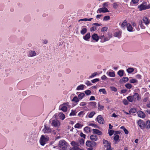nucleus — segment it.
I'll list each match as a JSON object with an SVG mask.
<instances>
[{"label": "nucleus", "instance_id": "nucleus-17", "mask_svg": "<svg viewBox=\"0 0 150 150\" xmlns=\"http://www.w3.org/2000/svg\"><path fill=\"white\" fill-rule=\"evenodd\" d=\"M91 37L90 33H88L83 36V39L85 40H88Z\"/></svg>", "mask_w": 150, "mask_h": 150}, {"label": "nucleus", "instance_id": "nucleus-56", "mask_svg": "<svg viewBox=\"0 0 150 150\" xmlns=\"http://www.w3.org/2000/svg\"><path fill=\"white\" fill-rule=\"evenodd\" d=\"M110 88L112 91H117L116 88L114 86L111 87Z\"/></svg>", "mask_w": 150, "mask_h": 150}, {"label": "nucleus", "instance_id": "nucleus-31", "mask_svg": "<svg viewBox=\"0 0 150 150\" xmlns=\"http://www.w3.org/2000/svg\"><path fill=\"white\" fill-rule=\"evenodd\" d=\"M139 25L142 29H145V27L143 25L142 20H140L139 22Z\"/></svg>", "mask_w": 150, "mask_h": 150}, {"label": "nucleus", "instance_id": "nucleus-35", "mask_svg": "<svg viewBox=\"0 0 150 150\" xmlns=\"http://www.w3.org/2000/svg\"><path fill=\"white\" fill-rule=\"evenodd\" d=\"M72 101L76 103H78L79 101V99L77 96H74L72 99Z\"/></svg>", "mask_w": 150, "mask_h": 150}, {"label": "nucleus", "instance_id": "nucleus-43", "mask_svg": "<svg viewBox=\"0 0 150 150\" xmlns=\"http://www.w3.org/2000/svg\"><path fill=\"white\" fill-rule=\"evenodd\" d=\"M125 86L127 88L130 89L132 87V85L130 83H127L125 85Z\"/></svg>", "mask_w": 150, "mask_h": 150}, {"label": "nucleus", "instance_id": "nucleus-51", "mask_svg": "<svg viewBox=\"0 0 150 150\" xmlns=\"http://www.w3.org/2000/svg\"><path fill=\"white\" fill-rule=\"evenodd\" d=\"M99 81V79H94L92 80L91 81L92 83H95L96 82L98 81Z\"/></svg>", "mask_w": 150, "mask_h": 150}, {"label": "nucleus", "instance_id": "nucleus-12", "mask_svg": "<svg viewBox=\"0 0 150 150\" xmlns=\"http://www.w3.org/2000/svg\"><path fill=\"white\" fill-rule=\"evenodd\" d=\"M106 74L110 77H114L115 76V72L112 70L111 71H107Z\"/></svg>", "mask_w": 150, "mask_h": 150}, {"label": "nucleus", "instance_id": "nucleus-5", "mask_svg": "<svg viewBox=\"0 0 150 150\" xmlns=\"http://www.w3.org/2000/svg\"><path fill=\"white\" fill-rule=\"evenodd\" d=\"M103 142L105 147H106L107 150H109L111 149L110 143L105 139L103 140Z\"/></svg>", "mask_w": 150, "mask_h": 150}, {"label": "nucleus", "instance_id": "nucleus-16", "mask_svg": "<svg viewBox=\"0 0 150 150\" xmlns=\"http://www.w3.org/2000/svg\"><path fill=\"white\" fill-rule=\"evenodd\" d=\"M95 113L94 111H92L90 112V113H88L86 117V118H92L93 116L95 115Z\"/></svg>", "mask_w": 150, "mask_h": 150}, {"label": "nucleus", "instance_id": "nucleus-47", "mask_svg": "<svg viewBox=\"0 0 150 150\" xmlns=\"http://www.w3.org/2000/svg\"><path fill=\"white\" fill-rule=\"evenodd\" d=\"M89 104L91 105L95 106L96 105V103L95 102H91L89 103Z\"/></svg>", "mask_w": 150, "mask_h": 150}, {"label": "nucleus", "instance_id": "nucleus-19", "mask_svg": "<svg viewBox=\"0 0 150 150\" xmlns=\"http://www.w3.org/2000/svg\"><path fill=\"white\" fill-rule=\"evenodd\" d=\"M92 130L94 134H96L98 135H100L102 134L101 132L97 129H93Z\"/></svg>", "mask_w": 150, "mask_h": 150}, {"label": "nucleus", "instance_id": "nucleus-44", "mask_svg": "<svg viewBox=\"0 0 150 150\" xmlns=\"http://www.w3.org/2000/svg\"><path fill=\"white\" fill-rule=\"evenodd\" d=\"M99 91L100 92H102L104 94H105L106 93V91L105 89L103 88L99 89Z\"/></svg>", "mask_w": 150, "mask_h": 150}, {"label": "nucleus", "instance_id": "nucleus-29", "mask_svg": "<svg viewBox=\"0 0 150 150\" xmlns=\"http://www.w3.org/2000/svg\"><path fill=\"white\" fill-rule=\"evenodd\" d=\"M129 80L128 77H124L120 80V81L122 83H125L127 82Z\"/></svg>", "mask_w": 150, "mask_h": 150}, {"label": "nucleus", "instance_id": "nucleus-42", "mask_svg": "<svg viewBox=\"0 0 150 150\" xmlns=\"http://www.w3.org/2000/svg\"><path fill=\"white\" fill-rule=\"evenodd\" d=\"M70 150H83L82 149H80L77 146H74Z\"/></svg>", "mask_w": 150, "mask_h": 150}, {"label": "nucleus", "instance_id": "nucleus-27", "mask_svg": "<svg viewBox=\"0 0 150 150\" xmlns=\"http://www.w3.org/2000/svg\"><path fill=\"white\" fill-rule=\"evenodd\" d=\"M58 115L60 119L62 120H64L65 118V116L62 112L59 113Z\"/></svg>", "mask_w": 150, "mask_h": 150}, {"label": "nucleus", "instance_id": "nucleus-36", "mask_svg": "<svg viewBox=\"0 0 150 150\" xmlns=\"http://www.w3.org/2000/svg\"><path fill=\"white\" fill-rule=\"evenodd\" d=\"M134 71V69L132 68H129L127 69V71L129 73L132 72Z\"/></svg>", "mask_w": 150, "mask_h": 150}, {"label": "nucleus", "instance_id": "nucleus-10", "mask_svg": "<svg viewBox=\"0 0 150 150\" xmlns=\"http://www.w3.org/2000/svg\"><path fill=\"white\" fill-rule=\"evenodd\" d=\"M97 120L98 122L100 124H103L104 123V120L100 115H99L97 116Z\"/></svg>", "mask_w": 150, "mask_h": 150}, {"label": "nucleus", "instance_id": "nucleus-22", "mask_svg": "<svg viewBox=\"0 0 150 150\" xmlns=\"http://www.w3.org/2000/svg\"><path fill=\"white\" fill-rule=\"evenodd\" d=\"M85 87V85L83 84H81L77 87L76 89V90L77 91L83 90L84 89Z\"/></svg>", "mask_w": 150, "mask_h": 150}, {"label": "nucleus", "instance_id": "nucleus-45", "mask_svg": "<svg viewBox=\"0 0 150 150\" xmlns=\"http://www.w3.org/2000/svg\"><path fill=\"white\" fill-rule=\"evenodd\" d=\"M119 136L117 134L114 137V139L115 141L116 142L119 139Z\"/></svg>", "mask_w": 150, "mask_h": 150}, {"label": "nucleus", "instance_id": "nucleus-62", "mask_svg": "<svg viewBox=\"0 0 150 150\" xmlns=\"http://www.w3.org/2000/svg\"><path fill=\"white\" fill-rule=\"evenodd\" d=\"M80 135L81 137H83L84 138H85L86 137V135L85 134H83V133L81 132L80 133Z\"/></svg>", "mask_w": 150, "mask_h": 150}, {"label": "nucleus", "instance_id": "nucleus-25", "mask_svg": "<svg viewBox=\"0 0 150 150\" xmlns=\"http://www.w3.org/2000/svg\"><path fill=\"white\" fill-rule=\"evenodd\" d=\"M92 39L96 40V41H98L99 40V37L96 34L94 33L92 36Z\"/></svg>", "mask_w": 150, "mask_h": 150}, {"label": "nucleus", "instance_id": "nucleus-41", "mask_svg": "<svg viewBox=\"0 0 150 150\" xmlns=\"http://www.w3.org/2000/svg\"><path fill=\"white\" fill-rule=\"evenodd\" d=\"M81 127V125L79 123L76 124L74 126V127L75 128H79Z\"/></svg>", "mask_w": 150, "mask_h": 150}, {"label": "nucleus", "instance_id": "nucleus-11", "mask_svg": "<svg viewBox=\"0 0 150 150\" xmlns=\"http://www.w3.org/2000/svg\"><path fill=\"white\" fill-rule=\"evenodd\" d=\"M36 53L35 51L30 50L28 52V56L29 57H33L36 56Z\"/></svg>", "mask_w": 150, "mask_h": 150}, {"label": "nucleus", "instance_id": "nucleus-33", "mask_svg": "<svg viewBox=\"0 0 150 150\" xmlns=\"http://www.w3.org/2000/svg\"><path fill=\"white\" fill-rule=\"evenodd\" d=\"M85 95L84 93H81L78 95V98L79 100H81L83 98Z\"/></svg>", "mask_w": 150, "mask_h": 150}, {"label": "nucleus", "instance_id": "nucleus-54", "mask_svg": "<svg viewBox=\"0 0 150 150\" xmlns=\"http://www.w3.org/2000/svg\"><path fill=\"white\" fill-rule=\"evenodd\" d=\"M123 103H124V104L125 105H127L128 103V102L127 100L125 99H123Z\"/></svg>", "mask_w": 150, "mask_h": 150}, {"label": "nucleus", "instance_id": "nucleus-28", "mask_svg": "<svg viewBox=\"0 0 150 150\" xmlns=\"http://www.w3.org/2000/svg\"><path fill=\"white\" fill-rule=\"evenodd\" d=\"M98 108L99 110L102 111L104 109V106L103 105H100L99 102L98 103Z\"/></svg>", "mask_w": 150, "mask_h": 150}, {"label": "nucleus", "instance_id": "nucleus-60", "mask_svg": "<svg viewBox=\"0 0 150 150\" xmlns=\"http://www.w3.org/2000/svg\"><path fill=\"white\" fill-rule=\"evenodd\" d=\"M107 28L106 27H104L102 28L101 30L102 32H104L105 31L107 30Z\"/></svg>", "mask_w": 150, "mask_h": 150}, {"label": "nucleus", "instance_id": "nucleus-26", "mask_svg": "<svg viewBox=\"0 0 150 150\" xmlns=\"http://www.w3.org/2000/svg\"><path fill=\"white\" fill-rule=\"evenodd\" d=\"M124 70L121 69L118 71L117 72V74L119 75L120 77H122L124 75Z\"/></svg>", "mask_w": 150, "mask_h": 150}, {"label": "nucleus", "instance_id": "nucleus-52", "mask_svg": "<svg viewBox=\"0 0 150 150\" xmlns=\"http://www.w3.org/2000/svg\"><path fill=\"white\" fill-rule=\"evenodd\" d=\"M135 77L139 79H142V76L139 74H137L136 75Z\"/></svg>", "mask_w": 150, "mask_h": 150}, {"label": "nucleus", "instance_id": "nucleus-39", "mask_svg": "<svg viewBox=\"0 0 150 150\" xmlns=\"http://www.w3.org/2000/svg\"><path fill=\"white\" fill-rule=\"evenodd\" d=\"M114 131L113 130H108V133L110 136H111L113 134Z\"/></svg>", "mask_w": 150, "mask_h": 150}, {"label": "nucleus", "instance_id": "nucleus-30", "mask_svg": "<svg viewBox=\"0 0 150 150\" xmlns=\"http://www.w3.org/2000/svg\"><path fill=\"white\" fill-rule=\"evenodd\" d=\"M87 31V30L86 28L83 27L82 28V29L81 31V33L82 35H84L86 33Z\"/></svg>", "mask_w": 150, "mask_h": 150}, {"label": "nucleus", "instance_id": "nucleus-37", "mask_svg": "<svg viewBox=\"0 0 150 150\" xmlns=\"http://www.w3.org/2000/svg\"><path fill=\"white\" fill-rule=\"evenodd\" d=\"M76 112L75 110H72L71 112L69 114L70 116H72L75 115H76Z\"/></svg>", "mask_w": 150, "mask_h": 150}, {"label": "nucleus", "instance_id": "nucleus-48", "mask_svg": "<svg viewBox=\"0 0 150 150\" xmlns=\"http://www.w3.org/2000/svg\"><path fill=\"white\" fill-rule=\"evenodd\" d=\"M97 74V72H95L92 74L91 75L89 76V78H93L95 77Z\"/></svg>", "mask_w": 150, "mask_h": 150}, {"label": "nucleus", "instance_id": "nucleus-14", "mask_svg": "<svg viewBox=\"0 0 150 150\" xmlns=\"http://www.w3.org/2000/svg\"><path fill=\"white\" fill-rule=\"evenodd\" d=\"M90 139L92 141L95 142L97 140L98 138L97 136L96 135L93 134L90 136Z\"/></svg>", "mask_w": 150, "mask_h": 150}, {"label": "nucleus", "instance_id": "nucleus-53", "mask_svg": "<svg viewBox=\"0 0 150 150\" xmlns=\"http://www.w3.org/2000/svg\"><path fill=\"white\" fill-rule=\"evenodd\" d=\"M85 93L87 95H89L91 93V91L90 90H87L85 91Z\"/></svg>", "mask_w": 150, "mask_h": 150}, {"label": "nucleus", "instance_id": "nucleus-4", "mask_svg": "<svg viewBox=\"0 0 150 150\" xmlns=\"http://www.w3.org/2000/svg\"><path fill=\"white\" fill-rule=\"evenodd\" d=\"M59 146L63 150L66 149L67 148V144L64 140H62L59 142Z\"/></svg>", "mask_w": 150, "mask_h": 150}, {"label": "nucleus", "instance_id": "nucleus-50", "mask_svg": "<svg viewBox=\"0 0 150 150\" xmlns=\"http://www.w3.org/2000/svg\"><path fill=\"white\" fill-rule=\"evenodd\" d=\"M118 6V4L117 3L115 2L113 4V6L114 8H116Z\"/></svg>", "mask_w": 150, "mask_h": 150}, {"label": "nucleus", "instance_id": "nucleus-18", "mask_svg": "<svg viewBox=\"0 0 150 150\" xmlns=\"http://www.w3.org/2000/svg\"><path fill=\"white\" fill-rule=\"evenodd\" d=\"M142 20L145 24L146 25H147L150 23V21H149L148 19L146 17H143L142 18Z\"/></svg>", "mask_w": 150, "mask_h": 150}, {"label": "nucleus", "instance_id": "nucleus-34", "mask_svg": "<svg viewBox=\"0 0 150 150\" xmlns=\"http://www.w3.org/2000/svg\"><path fill=\"white\" fill-rule=\"evenodd\" d=\"M121 35V32L120 31H118L116 32L115 33V37H117L118 38H120Z\"/></svg>", "mask_w": 150, "mask_h": 150}, {"label": "nucleus", "instance_id": "nucleus-24", "mask_svg": "<svg viewBox=\"0 0 150 150\" xmlns=\"http://www.w3.org/2000/svg\"><path fill=\"white\" fill-rule=\"evenodd\" d=\"M133 96H134L135 100H139L141 99L139 95L137 93H134V95H133Z\"/></svg>", "mask_w": 150, "mask_h": 150}, {"label": "nucleus", "instance_id": "nucleus-23", "mask_svg": "<svg viewBox=\"0 0 150 150\" xmlns=\"http://www.w3.org/2000/svg\"><path fill=\"white\" fill-rule=\"evenodd\" d=\"M127 30L129 32L133 31V28L132 25L129 23H128L127 26Z\"/></svg>", "mask_w": 150, "mask_h": 150}, {"label": "nucleus", "instance_id": "nucleus-49", "mask_svg": "<svg viewBox=\"0 0 150 150\" xmlns=\"http://www.w3.org/2000/svg\"><path fill=\"white\" fill-rule=\"evenodd\" d=\"M97 29V28L96 27L93 26L91 28L90 30L91 31H93L96 30Z\"/></svg>", "mask_w": 150, "mask_h": 150}, {"label": "nucleus", "instance_id": "nucleus-58", "mask_svg": "<svg viewBox=\"0 0 150 150\" xmlns=\"http://www.w3.org/2000/svg\"><path fill=\"white\" fill-rule=\"evenodd\" d=\"M85 83L86 85H87L88 86H90L92 85V84L91 83H90V82L88 81H87Z\"/></svg>", "mask_w": 150, "mask_h": 150}, {"label": "nucleus", "instance_id": "nucleus-1", "mask_svg": "<svg viewBox=\"0 0 150 150\" xmlns=\"http://www.w3.org/2000/svg\"><path fill=\"white\" fill-rule=\"evenodd\" d=\"M111 34L110 33H108L105 35H103L100 37V39L101 42H104L109 40L111 38Z\"/></svg>", "mask_w": 150, "mask_h": 150}, {"label": "nucleus", "instance_id": "nucleus-8", "mask_svg": "<svg viewBox=\"0 0 150 150\" xmlns=\"http://www.w3.org/2000/svg\"><path fill=\"white\" fill-rule=\"evenodd\" d=\"M42 131L44 133H48L51 132V130L49 127L45 125L44 127L42 130Z\"/></svg>", "mask_w": 150, "mask_h": 150}, {"label": "nucleus", "instance_id": "nucleus-32", "mask_svg": "<svg viewBox=\"0 0 150 150\" xmlns=\"http://www.w3.org/2000/svg\"><path fill=\"white\" fill-rule=\"evenodd\" d=\"M150 128V121L148 120L146 122V123L145 124V128L146 129H149Z\"/></svg>", "mask_w": 150, "mask_h": 150}, {"label": "nucleus", "instance_id": "nucleus-2", "mask_svg": "<svg viewBox=\"0 0 150 150\" xmlns=\"http://www.w3.org/2000/svg\"><path fill=\"white\" fill-rule=\"evenodd\" d=\"M49 139V138L46 135H42L40 140V144L44 146L46 144Z\"/></svg>", "mask_w": 150, "mask_h": 150}, {"label": "nucleus", "instance_id": "nucleus-38", "mask_svg": "<svg viewBox=\"0 0 150 150\" xmlns=\"http://www.w3.org/2000/svg\"><path fill=\"white\" fill-rule=\"evenodd\" d=\"M84 131L87 133L90 132V128L88 127H86L84 128Z\"/></svg>", "mask_w": 150, "mask_h": 150}, {"label": "nucleus", "instance_id": "nucleus-46", "mask_svg": "<svg viewBox=\"0 0 150 150\" xmlns=\"http://www.w3.org/2000/svg\"><path fill=\"white\" fill-rule=\"evenodd\" d=\"M110 19V17L108 16H105L103 19V21H107L108 20H109Z\"/></svg>", "mask_w": 150, "mask_h": 150}, {"label": "nucleus", "instance_id": "nucleus-59", "mask_svg": "<svg viewBox=\"0 0 150 150\" xmlns=\"http://www.w3.org/2000/svg\"><path fill=\"white\" fill-rule=\"evenodd\" d=\"M87 104L86 103L84 102H82L80 103V106H84L86 105Z\"/></svg>", "mask_w": 150, "mask_h": 150}, {"label": "nucleus", "instance_id": "nucleus-20", "mask_svg": "<svg viewBox=\"0 0 150 150\" xmlns=\"http://www.w3.org/2000/svg\"><path fill=\"white\" fill-rule=\"evenodd\" d=\"M127 22L126 21H124L121 25V27L123 29H125V27H127Z\"/></svg>", "mask_w": 150, "mask_h": 150}, {"label": "nucleus", "instance_id": "nucleus-64", "mask_svg": "<svg viewBox=\"0 0 150 150\" xmlns=\"http://www.w3.org/2000/svg\"><path fill=\"white\" fill-rule=\"evenodd\" d=\"M95 100V97L94 96H91L89 99V100Z\"/></svg>", "mask_w": 150, "mask_h": 150}, {"label": "nucleus", "instance_id": "nucleus-63", "mask_svg": "<svg viewBox=\"0 0 150 150\" xmlns=\"http://www.w3.org/2000/svg\"><path fill=\"white\" fill-rule=\"evenodd\" d=\"M132 1L134 4H136L138 2L139 0H132Z\"/></svg>", "mask_w": 150, "mask_h": 150}, {"label": "nucleus", "instance_id": "nucleus-57", "mask_svg": "<svg viewBox=\"0 0 150 150\" xmlns=\"http://www.w3.org/2000/svg\"><path fill=\"white\" fill-rule=\"evenodd\" d=\"M79 142L81 144H83L84 143V140L83 139H81L80 140Z\"/></svg>", "mask_w": 150, "mask_h": 150}, {"label": "nucleus", "instance_id": "nucleus-21", "mask_svg": "<svg viewBox=\"0 0 150 150\" xmlns=\"http://www.w3.org/2000/svg\"><path fill=\"white\" fill-rule=\"evenodd\" d=\"M127 100L130 102H132L134 101H135L134 96H130L127 97Z\"/></svg>", "mask_w": 150, "mask_h": 150}, {"label": "nucleus", "instance_id": "nucleus-9", "mask_svg": "<svg viewBox=\"0 0 150 150\" xmlns=\"http://www.w3.org/2000/svg\"><path fill=\"white\" fill-rule=\"evenodd\" d=\"M60 124V122L56 120H54L52 121V125L55 127L59 126Z\"/></svg>", "mask_w": 150, "mask_h": 150}, {"label": "nucleus", "instance_id": "nucleus-55", "mask_svg": "<svg viewBox=\"0 0 150 150\" xmlns=\"http://www.w3.org/2000/svg\"><path fill=\"white\" fill-rule=\"evenodd\" d=\"M107 79L108 78L105 75H104L101 77V79L103 80H105Z\"/></svg>", "mask_w": 150, "mask_h": 150}, {"label": "nucleus", "instance_id": "nucleus-7", "mask_svg": "<svg viewBox=\"0 0 150 150\" xmlns=\"http://www.w3.org/2000/svg\"><path fill=\"white\" fill-rule=\"evenodd\" d=\"M137 123L142 129H143L145 128V123L143 120H140L138 121Z\"/></svg>", "mask_w": 150, "mask_h": 150}, {"label": "nucleus", "instance_id": "nucleus-61", "mask_svg": "<svg viewBox=\"0 0 150 150\" xmlns=\"http://www.w3.org/2000/svg\"><path fill=\"white\" fill-rule=\"evenodd\" d=\"M108 2L104 3L103 4V7H105L106 8V7H108Z\"/></svg>", "mask_w": 150, "mask_h": 150}, {"label": "nucleus", "instance_id": "nucleus-13", "mask_svg": "<svg viewBox=\"0 0 150 150\" xmlns=\"http://www.w3.org/2000/svg\"><path fill=\"white\" fill-rule=\"evenodd\" d=\"M138 116L142 118H144L145 117V114L141 111H139L137 112Z\"/></svg>", "mask_w": 150, "mask_h": 150}, {"label": "nucleus", "instance_id": "nucleus-40", "mask_svg": "<svg viewBox=\"0 0 150 150\" xmlns=\"http://www.w3.org/2000/svg\"><path fill=\"white\" fill-rule=\"evenodd\" d=\"M129 82L132 83H137V81L135 79H132L129 80Z\"/></svg>", "mask_w": 150, "mask_h": 150}, {"label": "nucleus", "instance_id": "nucleus-3", "mask_svg": "<svg viewBox=\"0 0 150 150\" xmlns=\"http://www.w3.org/2000/svg\"><path fill=\"white\" fill-rule=\"evenodd\" d=\"M68 102L64 103L60 105L59 107V110H62L64 112H66L67 110V108L69 106Z\"/></svg>", "mask_w": 150, "mask_h": 150}, {"label": "nucleus", "instance_id": "nucleus-15", "mask_svg": "<svg viewBox=\"0 0 150 150\" xmlns=\"http://www.w3.org/2000/svg\"><path fill=\"white\" fill-rule=\"evenodd\" d=\"M93 144L94 143L90 141H87L86 143V145L88 147H90L93 146ZM94 144H96V143L94 142Z\"/></svg>", "mask_w": 150, "mask_h": 150}, {"label": "nucleus", "instance_id": "nucleus-6", "mask_svg": "<svg viewBox=\"0 0 150 150\" xmlns=\"http://www.w3.org/2000/svg\"><path fill=\"white\" fill-rule=\"evenodd\" d=\"M109 11L107 8L105 7L99 8L98 9L97 11V13H106L108 12Z\"/></svg>", "mask_w": 150, "mask_h": 150}]
</instances>
